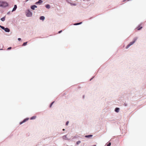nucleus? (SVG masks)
Here are the masks:
<instances>
[{
	"instance_id": "obj_1",
	"label": "nucleus",
	"mask_w": 146,
	"mask_h": 146,
	"mask_svg": "<svg viewBox=\"0 0 146 146\" xmlns=\"http://www.w3.org/2000/svg\"><path fill=\"white\" fill-rule=\"evenodd\" d=\"M8 6V3L5 1H0V7H5Z\"/></svg>"
},
{
	"instance_id": "obj_2",
	"label": "nucleus",
	"mask_w": 146,
	"mask_h": 146,
	"mask_svg": "<svg viewBox=\"0 0 146 146\" xmlns=\"http://www.w3.org/2000/svg\"><path fill=\"white\" fill-rule=\"evenodd\" d=\"M137 39V37H135L134 38L133 40L126 47V49L128 48L130 46L133 44Z\"/></svg>"
},
{
	"instance_id": "obj_3",
	"label": "nucleus",
	"mask_w": 146,
	"mask_h": 146,
	"mask_svg": "<svg viewBox=\"0 0 146 146\" xmlns=\"http://www.w3.org/2000/svg\"><path fill=\"white\" fill-rule=\"evenodd\" d=\"M26 15L27 17H31L32 16V13L29 9H27L25 12Z\"/></svg>"
},
{
	"instance_id": "obj_4",
	"label": "nucleus",
	"mask_w": 146,
	"mask_h": 146,
	"mask_svg": "<svg viewBox=\"0 0 146 146\" xmlns=\"http://www.w3.org/2000/svg\"><path fill=\"white\" fill-rule=\"evenodd\" d=\"M29 119L28 118H26L25 119H24L20 123V124L21 125L23 123L25 122L26 121H27Z\"/></svg>"
},
{
	"instance_id": "obj_5",
	"label": "nucleus",
	"mask_w": 146,
	"mask_h": 146,
	"mask_svg": "<svg viewBox=\"0 0 146 146\" xmlns=\"http://www.w3.org/2000/svg\"><path fill=\"white\" fill-rule=\"evenodd\" d=\"M37 6H36V5H33L31 6V8L32 10H34L35 9V8H37Z\"/></svg>"
},
{
	"instance_id": "obj_6",
	"label": "nucleus",
	"mask_w": 146,
	"mask_h": 146,
	"mask_svg": "<svg viewBox=\"0 0 146 146\" xmlns=\"http://www.w3.org/2000/svg\"><path fill=\"white\" fill-rule=\"evenodd\" d=\"M17 7V5H15L14 6V7L13 8V9L12 11L13 12L14 11H15L16 10V9Z\"/></svg>"
},
{
	"instance_id": "obj_7",
	"label": "nucleus",
	"mask_w": 146,
	"mask_h": 146,
	"mask_svg": "<svg viewBox=\"0 0 146 146\" xmlns=\"http://www.w3.org/2000/svg\"><path fill=\"white\" fill-rule=\"evenodd\" d=\"M4 31L7 32H9L10 31V29L7 28H5Z\"/></svg>"
},
{
	"instance_id": "obj_8",
	"label": "nucleus",
	"mask_w": 146,
	"mask_h": 146,
	"mask_svg": "<svg viewBox=\"0 0 146 146\" xmlns=\"http://www.w3.org/2000/svg\"><path fill=\"white\" fill-rule=\"evenodd\" d=\"M40 20L43 21L45 19V17L43 16H42L40 17Z\"/></svg>"
},
{
	"instance_id": "obj_9",
	"label": "nucleus",
	"mask_w": 146,
	"mask_h": 146,
	"mask_svg": "<svg viewBox=\"0 0 146 146\" xmlns=\"http://www.w3.org/2000/svg\"><path fill=\"white\" fill-rule=\"evenodd\" d=\"M43 2L42 1V0H39V1L36 3L35 4H38L39 3H42Z\"/></svg>"
},
{
	"instance_id": "obj_10",
	"label": "nucleus",
	"mask_w": 146,
	"mask_h": 146,
	"mask_svg": "<svg viewBox=\"0 0 146 146\" xmlns=\"http://www.w3.org/2000/svg\"><path fill=\"white\" fill-rule=\"evenodd\" d=\"M119 110V108H115V111L116 112H118Z\"/></svg>"
},
{
	"instance_id": "obj_11",
	"label": "nucleus",
	"mask_w": 146,
	"mask_h": 146,
	"mask_svg": "<svg viewBox=\"0 0 146 146\" xmlns=\"http://www.w3.org/2000/svg\"><path fill=\"white\" fill-rule=\"evenodd\" d=\"M45 7L46 8L48 9H50V5L49 4L46 5Z\"/></svg>"
},
{
	"instance_id": "obj_12",
	"label": "nucleus",
	"mask_w": 146,
	"mask_h": 146,
	"mask_svg": "<svg viewBox=\"0 0 146 146\" xmlns=\"http://www.w3.org/2000/svg\"><path fill=\"white\" fill-rule=\"evenodd\" d=\"M62 138L63 139H65V140H67L68 139L66 137V135H64L62 137Z\"/></svg>"
},
{
	"instance_id": "obj_13",
	"label": "nucleus",
	"mask_w": 146,
	"mask_h": 146,
	"mask_svg": "<svg viewBox=\"0 0 146 146\" xmlns=\"http://www.w3.org/2000/svg\"><path fill=\"white\" fill-rule=\"evenodd\" d=\"M1 20L2 21H4L5 20V17H4L1 19Z\"/></svg>"
},
{
	"instance_id": "obj_14",
	"label": "nucleus",
	"mask_w": 146,
	"mask_h": 146,
	"mask_svg": "<svg viewBox=\"0 0 146 146\" xmlns=\"http://www.w3.org/2000/svg\"><path fill=\"white\" fill-rule=\"evenodd\" d=\"M36 118V116H34L31 117L30 119H35Z\"/></svg>"
},
{
	"instance_id": "obj_15",
	"label": "nucleus",
	"mask_w": 146,
	"mask_h": 146,
	"mask_svg": "<svg viewBox=\"0 0 146 146\" xmlns=\"http://www.w3.org/2000/svg\"><path fill=\"white\" fill-rule=\"evenodd\" d=\"M0 27L1 29H2L4 30L5 29V28L3 26H2L1 25H0Z\"/></svg>"
},
{
	"instance_id": "obj_16",
	"label": "nucleus",
	"mask_w": 146,
	"mask_h": 146,
	"mask_svg": "<svg viewBox=\"0 0 146 146\" xmlns=\"http://www.w3.org/2000/svg\"><path fill=\"white\" fill-rule=\"evenodd\" d=\"M27 42H24L23 44V46H26L27 44Z\"/></svg>"
},
{
	"instance_id": "obj_17",
	"label": "nucleus",
	"mask_w": 146,
	"mask_h": 146,
	"mask_svg": "<svg viewBox=\"0 0 146 146\" xmlns=\"http://www.w3.org/2000/svg\"><path fill=\"white\" fill-rule=\"evenodd\" d=\"M92 135H86L85 136L86 137H92Z\"/></svg>"
},
{
	"instance_id": "obj_18",
	"label": "nucleus",
	"mask_w": 146,
	"mask_h": 146,
	"mask_svg": "<svg viewBox=\"0 0 146 146\" xmlns=\"http://www.w3.org/2000/svg\"><path fill=\"white\" fill-rule=\"evenodd\" d=\"M71 5H73V6H76V4L75 3H72L70 2V3H69Z\"/></svg>"
},
{
	"instance_id": "obj_19",
	"label": "nucleus",
	"mask_w": 146,
	"mask_h": 146,
	"mask_svg": "<svg viewBox=\"0 0 146 146\" xmlns=\"http://www.w3.org/2000/svg\"><path fill=\"white\" fill-rule=\"evenodd\" d=\"M66 2L68 3H70V2H71V0H66Z\"/></svg>"
},
{
	"instance_id": "obj_20",
	"label": "nucleus",
	"mask_w": 146,
	"mask_h": 146,
	"mask_svg": "<svg viewBox=\"0 0 146 146\" xmlns=\"http://www.w3.org/2000/svg\"><path fill=\"white\" fill-rule=\"evenodd\" d=\"M80 143H81V141H79L77 142L76 144L77 145H78Z\"/></svg>"
},
{
	"instance_id": "obj_21",
	"label": "nucleus",
	"mask_w": 146,
	"mask_h": 146,
	"mask_svg": "<svg viewBox=\"0 0 146 146\" xmlns=\"http://www.w3.org/2000/svg\"><path fill=\"white\" fill-rule=\"evenodd\" d=\"M111 145V142H109V143L107 145V146H110Z\"/></svg>"
},
{
	"instance_id": "obj_22",
	"label": "nucleus",
	"mask_w": 146,
	"mask_h": 146,
	"mask_svg": "<svg viewBox=\"0 0 146 146\" xmlns=\"http://www.w3.org/2000/svg\"><path fill=\"white\" fill-rule=\"evenodd\" d=\"M142 28V27H140L139 28H137V30H141Z\"/></svg>"
},
{
	"instance_id": "obj_23",
	"label": "nucleus",
	"mask_w": 146,
	"mask_h": 146,
	"mask_svg": "<svg viewBox=\"0 0 146 146\" xmlns=\"http://www.w3.org/2000/svg\"><path fill=\"white\" fill-rule=\"evenodd\" d=\"M79 25V24H78V23H75L74 24V25Z\"/></svg>"
},
{
	"instance_id": "obj_24",
	"label": "nucleus",
	"mask_w": 146,
	"mask_h": 146,
	"mask_svg": "<svg viewBox=\"0 0 146 146\" xmlns=\"http://www.w3.org/2000/svg\"><path fill=\"white\" fill-rule=\"evenodd\" d=\"M54 102H52L51 104H50V107L51 108V106H52V104L54 103Z\"/></svg>"
},
{
	"instance_id": "obj_25",
	"label": "nucleus",
	"mask_w": 146,
	"mask_h": 146,
	"mask_svg": "<svg viewBox=\"0 0 146 146\" xmlns=\"http://www.w3.org/2000/svg\"><path fill=\"white\" fill-rule=\"evenodd\" d=\"M68 123H69V121H67L66 123V125H68Z\"/></svg>"
},
{
	"instance_id": "obj_26",
	"label": "nucleus",
	"mask_w": 146,
	"mask_h": 146,
	"mask_svg": "<svg viewBox=\"0 0 146 146\" xmlns=\"http://www.w3.org/2000/svg\"><path fill=\"white\" fill-rule=\"evenodd\" d=\"M11 47H9L8 48H7V50H10V49H11Z\"/></svg>"
},
{
	"instance_id": "obj_27",
	"label": "nucleus",
	"mask_w": 146,
	"mask_h": 146,
	"mask_svg": "<svg viewBox=\"0 0 146 146\" xmlns=\"http://www.w3.org/2000/svg\"><path fill=\"white\" fill-rule=\"evenodd\" d=\"M21 40V39L20 38H18V40H19V41H20Z\"/></svg>"
},
{
	"instance_id": "obj_28",
	"label": "nucleus",
	"mask_w": 146,
	"mask_h": 146,
	"mask_svg": "<svg viewBox=\"0 0 146 146\" xmlns=\"http://www.w3.org/2000/svg\"><path fill=\"white\" fill-rule=\"evenodd\" d=\"M62 30H61V31H59V32H58V33H60L61 32H62Z\"/></svg>"
},
{
	"instance_id": "obj_29",
	"label": "nucleus",
	"mask_w": 146,
	"mask_h": 146,
	"mask_svg": "<svg viewBox=\"0 0 146 146\" xmlns=\"http://www.w3.org/2000/svg\"><path fill=\"white\" fill-rule=\"evenodd\" d=\"M82 23V22H80V23H79L78 24H79V25H80V24H81Z\"/></svg>"
},
{
	"instance_id": "obj_30",
	"label": "nucleus",
	"mask_w": 146,
	"mask_h": 146,
	"mask_svg": "<svg viewBox=\"0 0 146 146\" xmlns=\"http://www.w3.org/2000/svg\"><path fill=\"white\" fill-rule=\"evenodd\" d=\"M29 1V0H26V2H27Z\"/></svg>"
},
{
	"instance_id": "obj_31",
	"label": "nucleus",
	"mask_w": 146,
	"mask_h": 146,
	"mask_svg": "<svg viewBox=\"0 0 146 146\" xmlns=\"http://www.w3.org/2000/svg\"><path fill=\"white\" fill-rule=\"evenodd\" d=\"M93 78H92L90 79V80H91L93 79Z\"/></svg>"
},
{
	"instance_id": "obj_32",
	"label": "nucleus",
	"mask_w": 146,
	"mask_h": 146,
	"mask_svg": "<svg viewBox=\"0 0 146 146\" xmlns=\"http://www.w3.org/2000/svg\"><path fill=\"white\" fill-rule=\"evenodd\" d=\"M126 0H124L123 1H125Z\"/></svg>"
},
{
	"instance_id": "obj_33",
	"label": "nucleus",
	"mask_w": 146,
	"mask_h": 146,
	"mask_svg": "<svg viewBox=\"0 0 146 146\" xmlns=\"http://www.w3.org/2000/svg\"><path fill=\"white\" fill-rule=\"evenodd\" d=\"M63 131L64 130V129H63Z\"/></svg>"
},
{
	"instance_id": "obj_34",
	"label": "nucleus",
	"mask_w": 146,
	"mask_h": 146,
	"mask_svg": "<svg viewBox=\"0 0 146 146\" xmlns=\"http://www.w3.org/2000/svg\"><path fill=\"white\" fill-rule=\"evenodd\" d=\"M9 14V13H7V14Z\"/></svg>"
},
{
	"instance_id": "obj_35",
	"label": "nucleus",
	"mask_w": 146,
	"mask_h": 146,
	"mask_svg": "<svg viewBox=\"0 0 146 146\" xmlns=\"http://www.w3.org/2000/svg\"><path fill=\"white\" fill-rule=\"evenodd\" d=\"M9 14V13H7V14Z\"/></svg>"
}]
</instances>
